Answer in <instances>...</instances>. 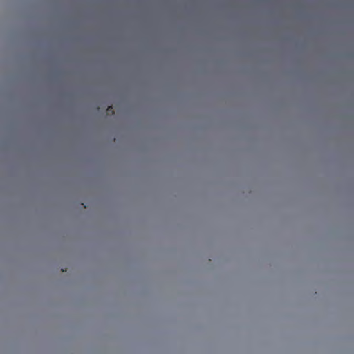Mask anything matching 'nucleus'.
I'll list each match as a JSON object with an SVG mask.
<instances>
[{"label":"nucleus","mask_w":354,"mask_h":354,"mask_svg":"<svg viewBox=\"0 0 354 354\" xmlns=\"http://www.w3.org/2000/svg\"><path fill=\"white\" fill-rule=\"evenodd\" d=\"M106 113H107V115H112L114 114V111L111 106H108V107L106 109Z\"/></svg>","instance_id":"nucleus-1"}]
</instances>
